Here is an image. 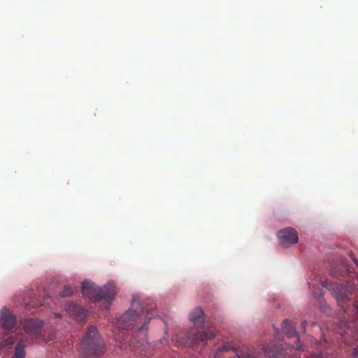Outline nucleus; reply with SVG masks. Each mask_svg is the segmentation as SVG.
<instances>
[{
  "label": "nucleus",
  "mask_w": 358,
  "mask_h": 358,
  "mask_svg": "<svg viewBox=\"0 0 358 358\" xmlns=\"http://www.w3.org/2000/svg\"><path fill=\"white\" fill-rule=\"evenodd\" d=\"M296 338L298 343L296 347L289 345L282 347L266 346L263 348L264 352L270 358H287L288 354H291L293 358H328L322 354L308 355L299 344L300 337ZM215 358H255V356L248 348L237 349L229 344H225L216 351Z\"/></svg>",
  "instance_id": "1"
},
{
  "label": "nucleus",
  "mask_w": 358,
  "mask_h": 358,
  "mask_svg": "<svg viewBox=\"0 0 358 358\" xmlns=\"http://www.w3.org/2000/svg\"><path fill=\"white\" fill-rule=\"evenodd\" d=\"M157 315L155 306L144 303L140 306L138 297H134L131 308L122 315L115 326L121 330H131L133 334L146 335L149 321Z\"/></svg>",
  "instance_id": "2"
},
{
  "label": "nucleus",
  "mask_w": 358,
  "mask_h": 358,
  "mask_svg": "<svg viewBox=\"0 0 358 358\" xmlns=\"http://www.w3.org/2000/svg\"><path fill=\"white\" fill-rule=\"evenodd\" d=\"M82 294L93 302L104 301L109 306L114 299L117 291L113 283L98 287L93 282L86 280L82 284Z\"/></svg>",
  "instance_id": "3"
},
{
  "label": "nucleus",
  "mask_w": 358,
  "mask_h": 358,
  "mask_svg": "<svg viewBox=\"0 0 358 358\" xmlns=\"http://www.w3.org/2000/svg\"><path fill=\"white\" fill-rule=\"evenodd\" d=\"M356 283H358L357 278L348 280L345 285L325 281L322 282V286L331 292L332 295L336 299L338 306L345 312L344 303L348 295L357 289Z\"/></svg>",
  "instance_id": "4"
},
{
  "label": "nucleus",
  "mask_w": 358,
  "mask_h": 358,
  "mask_svg": "<svg viewBox=\"0 0 358 358\" xmlns=\"http://www.w3.org/2000/svg\"><path fill=\"white\" fill-rule=\"evenodd\" d=\"M80 348L87 357H92L103 354L106 350V344L102 337H83Z\"/></svg>",
  "instance_id": "5"
},
{
  "label": "nucleus",
  "mask_w": 358,
  "mask_h": 358,
  "mask_svg": "<svg viewBox=\"0 0 358 358\" xmlns=\"http://www.w3.org/2000/svg\"><path fill=\"white\" fill-rule=\"evenodd\" d=\"M280 244L283 248H288L298 242L297 231L292 228H286L278 233Z\"/></svg>",
  "instance_id": "6"
},
{
  "label": "nucleus",
  "mask_w": 358,
  "mask_h": 358,
  "mask_svg": "<svg viewBox=\"0 0 358 358\" xmlns=\"http://www.w3.org/2000/svg\"><path fill=\"white\" fill-rule=\"evenodd\" d=\"M129 343L131 350L141 353L144 352L145 355L150 353L155 348L148 342L147 337H131Z\"/></svg>",
  "instance_id": "7"
},
{
  "label": "nucleus",
  "mask_w": 358,
  "mask_h": 358,
  "mask_svg": "<svg viewBox=\"0 0 358 358\" xmlns=\"http://www.w3.org/2000/svg\"><path fill=\"white\" fill-rule=\"evenodd\" d=\"M17 324V319L9 310L6 308L0 312V328L10 331Z\"/></svg>",
  "instance_id": "8"
},
{
  "label": "nucleus",
  "mask_w": 358,
  "mask_h": 358,
  "mask_svg": "<svg viewBox=\"0 0 358 358\" xmlns=\"http://www.w3.org/2000/svg\"><path fill=\"white\" fill-rule=\"evenodd\" d=\"M21 324L25 332L37 334L43 327L44 322L38 318H30L21 321Z\"/></svg>",
  "instance_id": "9"
},
{
  "label": "nucleus",
  "mask_w": 358,
  "mask_h": 358,
  "mask_svg": "<svg viewBox=\"0 0 358 358\" xmlns=\"http://www.w3.org/2000/svg\"><path fill=\"white\" fill-rule=\"evenodd\" d=\"M66 310L70 317L78 321L83 320L87 316V310L83 307L74 303L67 304Z\"/></svg>",
  "instance_id": "10"
},
{
  "label": "nucleus",
  "mask_w": 358,
  "mask_h": 358,
  "mask_svg": "<svg viewBox=\"0 0 358 358\" xmlns=\"http://www.w3.org/2000/svg\"><path fill=\"white\" fill-rule=\"evenodd\" d=\"M189 320L197 329L204 327V313L200 307L194 308L189 315Z\"/></svg>",
  "instance_id": "11"
},
{
  "label": "nucleus",
  "mask_w": 358,
  "mask_h": 358,
  "mask_svg": "<svg viewBox=\"0 0 358 358\" xmlns=\"http://www.w3.org/2000/svg\"><path fill=\"white\" fill-rule=\"evenodd\" d=\"M294 323L289 320H285L282 322L281 332L287 336H298Z\"/></svg>",
  "instance_id": "12"
},
{
  "label": "nucleus",
  "mask_w": 358,
  "mask_h": 358,
  "mask_svg": "<svg viewBox=\"0 0 358 358\" xmlns=\"http://www.w3.org/2000/svg\"><path fill=\"white\" fill-rule=\"evenodd\" d=\"M27 343L24 340L20 339L18 341L15 346L14 358H25L26 351L25 348Z\"/></svg>",
  "instance_id": "13"
},
{
  "label": "nucleus",
  "mask_w": 358,
  "mask_h": 358,
  "mask_svg": "<svg viewBox=\"0 0 358 358\" xmlns=\"http://www.w3.org/2000/svg\"><path fill=\"white\" fill-rule=\"evenodd\" d=\"M77 290L76 287H73L71 285H66L64 286L63 291L60 293L62 297H69L73 295Z\"/></svg>",
  "instance_id": "14"
},
{
  "label": "nucleus",
  "mask_w": 358,
  "mask_h": 358,
  "mask_svg": "<svg viewBox=\"0 0 358 358\" xmlns=\"http://www.w3.org/2000/svg\"><path fill=\"white\" fill-rule=\"evenodd\" d=\"M16 337H6V339L0 342V348L3 350V348L10 349L12 345L15 343V338Z\"/></svg>",
  "instance_id": "15"
},
{
  "label": "nucleus",
  "mask_w": 358,
  "mask_h": 358,
  "mask_svg": "<svg viewBox=\"0 0 358 358\" xmlns=\"http://www.w3.org/2000/svg\"><path fill=\"white\" fill-rule=\"evenodd\" d=\"M98 334V329L95 326H90L88 329L86 336H96Z\"/></svg>",
  "instance_id": "16"
},
{
  "label": "nucleus",
  "mask_w": 358,
  "mask_h": 358,
  "mask_svg": "<svg viewBox=\"0 0 358 358\" xmlns=\"http://www.w3.org/2000/svg\"><path fill=\"white\" fill-rule=\"evenodd\" d=\"M352 311L355 313V325L358 328V304L353 306Z\"/></svg>",
  "instance_id": "17"
},
{
  "label": "nucleus",
  "mask_w": 358,
  "mask_h": 358,
  "mask_svg": "<svg viewBox=\"0 0 358 358\" xmlns=\"http://www.w3.org/2000/svg\"><path fill=\"white\" fill-rule=\"evenodd\" d=\"M341 266H342V268L345 270V273H350V268H349V266H348V264H347V262H346L345 260L342 261V262H341Z\"/></svg>",
  "instance_id": "18"
},
{
  "label": "nucleus",
  "mask_w": 358,
  "mask_h": 358,
  "mask_svg": "<svg viewBox=\"0 0 358 358\" xmlns=\"http://www.w3.org/2000/svg\"><path fill=\"white\" fill-rule=\"evenodd\" d=\"M351 259L353 260L355 264L358 266V259H357L352 253L350 254Z\"/></svg>",
  "instance_id": "19"
},
{
  "label": "nucleus",
  "mask_w": 358,
  "mask_h": 358,
  "mask_svg": "<svg viewBox=\"0 0 358 358\" xmlns=\"http://www.w3.org/2000/svg\"><path fill=\"white\" fill-rule=\"evenodd\" d=\"M313 294L316 297H320L322 296V292H321V290L319 289L318 291H315L313 292Z\"/></svg>",
  "instance_id": "20"
},
{
  "label": "nucleus",
  "mask_w": 358,
  "mask_h": 358,
  "mask_svg": "<svg viewBox=\"0 0 358 358\" xmlns=\"http://www.w3.org/2000/svg\"><path fill=\"white\" fill-rule=\"evenodd\" d=\"M353 356L355 357H357L358 356V344H357V346L356 347L354 352H353Z\"/></svg>",
  "instance_id": "21"
},
{
  "label": "nucleus",
  "mask_w": 358,
  "mask_h": 358,
  "mask_svg": "<svg viewBox=\"0 0 358 358\" xmlns=\"http://www.w3.org/2000/svg\"><path fill=\"white\" fill-rule=\"evenodd\" d=\"M325 337H320V341H318L320 343H322V342L323 343H326L327 341L324 339Z\"/></svg>",
  "instance_id": "22"
},
{
  "label": "nucleus",
  "mask_w": 358,
  "mask_h": 358,
  "mask_svg": "<svg viewBox=\"0 0 358 358\" xmlns=\"http://www.w3.org/2000/svg\"><path fill=\"white\" fill-rule=\"evenodd\" d=\"M55 317H57V318H59L62 317V315L60 313H55Z\"/></svg>",
  "instance_id": "23"
},
{
  "label": "nucleus",
  "mask_w": 358,
  "mask_h": 358,
  "mask_svg": "<svg viewBox=\"0 0 358 358\" xmlns=\"http://www.w3.org/2000/svg\"><path fill=\"white\" fill-rule=\"evenodd\" d=\"M332 272H333V273H334V274H335V275H341V274H342V273H343V271H341V272H336V271H332Z\"/></svg>",
  "instance_id": "24"
},
{
  "label": "nucleus",
  "mask_w": 358,
  "mask_h": 358,
  "mask_svg": "<svg viewBox=\"0 0 358 358\" xmlns=\"http://www.w3.org/2000/svg\"><path fill=\"white\" fill-rule=\"evenodd\" d=\"M199 336H208V333L207 332H205V331H202V334H200Z\"/></svg>",
  "instance_id": "25"
},
{
  "label": "nucleus",
  "mask_w": 358,
  "mask_h": 358,
  "mask_svg": "<svg viewBox=\"0 0 358 358\" xmlns=\"http://www.w3.org/2000/svg\"><path fill=\"white\" fill-rule=\"evenodd\" d=\"M208 338V337H203V338L201 341H207V340H208L207 338Z\"/></svg>",
  "instance_id": "26"
},
{
  "label": "nucleus",
  "mask_w": 358,
  "mask_h": 358,
  "mask_svg": "<svg viewBox=\"0 0 358 358\" xmlns=\"http://www.w3.org/2000/svg\"><path fill=\"white\" fill-rule=\"evenodd\" d=\"M306 324V322H303V323H302V327H303V328H305Z\"/></svg>",
  "instance_id": "27"
},
{
  "label": "nucleus",
  "mask_w": 358,
  "mask_h": 358,
  "mask_svg": "<svg viewBox=\"0 0 358 358\" xmlns=\"http://www.w3.org/2000/svg\"><path fill=\"white\" fill-rule=\"evenodd\" d=\"M119 338H120V340L118 341V342H122V341H121V340H122V338H124V337L120 336V337H119Z\"/></svg>",
  "instance_id": "28"
},
{
  "label": "nucleus",
  "mask_w": 358,
  "mask_h": 358,
  "mask_svg": "<svg viewBox=\"0 0 358 358\" xmlns=\"http://www.w3.org/2000/svg\"><path fill=\"white\" fill-rule=\"evenodd\" d=\"M129 337H124L123 341H125V338H128Z\"/></svg>",
  "instance_id": "29"
},
{
  "label": "nucleus",
  "mask_w": 358,
  "mask_h": 358,
  "mask_svg": "<svg viewBox=\"0 0 358 358\" xmlns=\"http://www.w3.org/2000/svg\"><path fill=\"white\" fill-rule=\"evenodd\" d=\"M81 358H87V357H81Z\"/></svg>",
  "instance_id": "30"
},
{
  "label": "nucleus",
  "mask_w": 358,
  "mask_h": 358,
  "mask_svg": "<svg viewBox=\"0 0 358 358\" xmlns=\"http://www.w3.org/2000/svg\"><path fill=\"white\" fill-rule=\"evenodd\" d=\"M89 358H90V357H89Z\"/></svg>",
  "instance_id": "31"
}]
</instances>
